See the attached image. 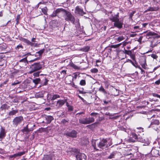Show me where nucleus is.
Wrapping results in <instances>:
<instances>
[{
    "instance_id": "cd10ccee",
    "label": "nucleus",
    "mask_w": 160,
    "mask_h": 160,
    "mask_svg": "<svg viewBox=\"0 0 160 160\" xmlns=\"http://www.w3.org/2000/svg\"><path fill=\"white\" fill-rule=\"evenodd\" d=\"M65 101H58L57 102L56 106L57 107H61L64 104Z\"/></svg>"
},
{
    "instance_id": "de8ad7c7",
    "label": "nucleus",
    "mask_w": 160,
    "mask_h": 160,
    "mask_svg": "<svg viewBox=\"0 0 160 160\" xmlns=\"http://www.w3.org/2000/svg\"><path fill=\"white\" fill-rule=\"evenodd\" d=\"M71 150L72 152H75L76 153H77L78 154V153H79V152L78 150V149H77L76 148H72Z\"/></svg>"
},
{
    "instance_id": "1a4fd4ad",
    "label": "nucleus",
    "mask_w": 160,
    "mask_h": 160,
    "mask_svg": "<svg viewBox=\"0 0 160 160\" xmlns=\"http://www.w3.org/2000/svg\"><path fill=\"white\" fill-rule=\"evenodd\" d=\"M75 12L76 13L82 16L83 15L86 14V13L84 12L83 9L80 6H78L75 7Z\"/></svg>"
},
{
    "instance_id": "2eb2a0df",
    "label": "nucleus",
    "mask_w": 160,
    "mask_h": 160,
    "mask_svg": "<svg viewBox=\"0 0 160 160\" xmlns=\"http://www.w3.org/2000/svg\"><path fill=\"white\" fill-rule=\"evenodd\" d=\"M19 39L21 41L26 43L28 45L32 46L34 45V43L30 42L29 40L22 37H20Z\"/></svg>"
},
{
    "instance_id": "864d4df0",
    "label": "nucleus",
    "mask_w": 160,
    "mask_h": 160,
    "mask_svg": "<svg viewBox=\"0 0 160 160\" xmlns=\"http://www.w3.org/2000/svg\"><path fill=\"white\" fill-rule=\"evenodd\" d=\"M72 87L75 88H78V86L77 85H76L73 82H72Z\"/></svg>"
},
{
    "instance_id": "6ab92c4d",
    "label": "nucleus",
    "mask_w": 160,
    "mask_h": 160,
    "mask_svg": "<svg viewBox=\"0 0 160 160\" xmlns=\"http://www.w3.org/2000/svg\"><path fill=\"white\" fill-rule=\"evenodd\" d=\"M45 119L46 120V123L47 124H49L51 121L54 119V118L51 116H45Z\"/></svg>"
},
{
    "instance_id": "aec40b11",
    "label": "nucleus",
    "mask_w": 160,
    "mask_h": 160,
    "mask_svg": "<svg viewBox=\"0 0 160 160\" xmlns=\"http://www.w3.org/2000/svg\"><path fill=\"white\" fill-rule=\"evenodd\" d=\"M77 74L75 73L74 74V76L72 78V79L71 78H67L65 79L66 82H68V83H70L72 82L71 80L73 81L74 80H75L77 78Z\"/></svg>"
},
{
    "instance_id": "13d9d810",
    "label": "nucleus",
    "mask_w": 160,
    "mask_h": 160,
    "mask_svg": "<svg viewBox=\"0 0 160 160\" xmlns=\"http://www.w3.org/2000/svg\"><path fill=\"white\" fill-rule=\"evenodd\" d=\"M135 13V12L134 11L130 13L129 15V17L130 18H132L134 14Z\"/></svg>"
},
{
    "instance_id": "774afa93",
    "label": "nucleus",
    "mask_w": 160,
    "mask_h": 160,
    "mask_svg": "<svg viewBox=\"0 0 160 160\" xmlns=\"http://www.w3.org/2000/svg\"><path fill=\"white\" fill-rule=\"evenodd\" d=\"M19 83H20V82H14L12 83V85H13V86H14V85H17V84H19Z\"/></svg>"
},
{
    "instance_id": "ea45409f",
    "label": "nucleus",
    "mask_w": 160,
    "mask_h": 160,
    "mask_svg": "<svg viewBox=\"0 0 160 160\" xmlns=\"http://www.w3.org/2000/svg\"><path fill=\"white\" fill-rule=\"evenodd\" d=\"M90 71L92 73H97L98 71V70L96 68H93L91 69Z\"/></svg>"
},
{
    "instance_id": "f704fd0d",
    "label": "nucleus",
    "mask_w": 160,
    "mask_h": 160,
    "mask_svg": "<svg viewBox=\"0 0 160 160\" xmlns=\"http://www.w3.org/2000/svg\"><path fill=\"white\" fill-rule=\"evenodd\" d=\"M60 98V96L58 94H55L53 95L52 97V99L51 100H54L57 99L58 98Z\"/></svg>"
},
{
    "instance_id": "bb28decb",
    "label": "nucleus",
    "mask_w": 160,
    "mask_h": 160,
    "mask_svg": "<svg viewBox=\"0 0 160 160\" xmlns=\"http://www.w3.org/2000/svg\"><path fill=\"white\" fill-rule=\"evenodd\" d=\"M98 91L103 93L105 95L107 94V92L102 86H101L98 89Z\"/></svg>"
},
{
    "instance_id": "a19ab883",
    "label": "nucleus",
    "mask_w": 160,
    "mask_h": 160,
    "mask_svg": "<svg viewBox=\"0 0 160 160\" xmlns=\"http://www.w3.org/2000/svg\"><path fill=\"white\" fill-rule=\"evenodd\" d=\"M33 129V128H31L30 130L28 129V128H26L25 127H24V128L22 130V131L23 132H28L29 131L32 130Z\"/></svg>"
},
{
    "instance_id": "7c9ffc66",
    "label": "nucleus",
    "mask_w": 160,
    "mask_h": 160,
    "mask_svg": "<svg viewBox=\"0 0 160 160\" xmlns=\"http://www.w3.org/2000/svg\"><path fill=\"white\" fill-rule=\"evenodd\" d=\"M90 48V47L88 46H87L84 47L82 48V50L83 52H87L89 51Z\"/></svg>"
},
{
    "instance_id": "79ce46f5",
    "label": "nucleus",
    "mask_w": 160,
    "mask_h": 160,
    "mask_svg": "<svg viewBox=\"0 0 160 160\" xmlns=\"http://www.w3.org/2000/svg\"><path fill=\"white\" fill-rule=\"evenodd\" d=\"M129 43H130L129 42H126L125 41L123 42H122V43H122V47L123 48L125 46H126Z\"/></svg>"
},
{
    "instance_id": "bf43d9fd",
    "label": "nucleus",
    "mask_w": 160,
    "mask_h": 160,
    "mask_svg": "<svg viewBox=\"0 0 160 160\" xmlns=\"http://www.w3.org/2000/svg\"><path fill=\"white\" fill-rule=\"evenodd\" d=\"M61 74H62L64 75H65L66 74V71L65 70H63L61 71Z\"/></svg>"
},
{
    "instance_id": "72a5a7b5",
    "label": "nucleus",
    "mask_w": 160,
    "mask_h": 160,
    "mask_svg": "<svg viewBox=\"0 0 160 160\" xmlns=\"http://www.w3.org/2000/svg\"><path fill=\"white\" fill-rule=\"evenodd\" d=\"M79 84L82 86H85L86 84V82L85 80L84 79L81 80Z\"/></svg>"
},
{
    "instance_id": "338daca9",
    "label": "nucleus",
    "mask_w": 160,
    "mask_h": 160,
    "mask_svg": "<svg viewBox=\"0 0 160 160\" xmlns=\"http://www.w3.org/2000/svg\"><path fill=\"white\" fill-rule=\"evenodd\" d=\"M142 36H141L138 39V41L139 42H141V41L142 39Z\"/></svg>"
},
{
    "instance_id": "69168bd1",
    "label": "nucleus",
    "mask_w": 160,
    "mask_h": 160,
    "mask_svg": "<svg viewBox=\"0 0 160 160\" xmlns=\"http://www.w3.org/2000/svg\"><path fill=\"white\" fill-rule=\"evenodd\" d=\"M142 25L143 26V28H145L146 26L148 25V23H142Z\"/></svg>"
},
{
    "instance_id": "5701e85b",
    "label": "nucleus",
    "mask_w": 160,
    "mask_h": 160,
    "mask_svg": "<svg viewBox=\"0 0 160 160\" xmlns=\"http://www.w3.org/2000/svg\"><path fill=\"white\" fill-rule=\"evenodd\" d=\"M137 129H138V131H139L138 133L139 135H140L141 136H142V135L143 136V132H144V129L143 128L141 127L137 128L135 130V132H136L135 133L137 134L136 132Z\"/></svg>"
},
{
    "instance_id": "603ef678",
    "label": "nucleus",
    "mask_w": 160,
    "mask_h": 160,
    "mask_svg": "<svg viewBox=\"0 0 160 160\" xmlns=\"http://www.w3.org/2000/svg\"><path fill=\"white\" fill-rule=\"evenodd\" d=\"M40 72H37L33 73V75L35 77H38L39 75Z\"/></svg>"
},
{
    "instance_id": "e2e57ef3",
    "label": "nucleus",
    "mask_w": 160,
    "mask_h": 160,
    "mask_svg": "<svg viewBox=\"0 0 160 160\" xmlns=\"http://www.w3.org/2000/svg\"><path fill=\"white\" fill-rule=\"evenodd\" d=\"M129 62H131V63L132 64V65L133 66H135V67H136V65H135V64H137H137H136V63H135V62L134 63V62H132L131 60H129Z\"/></svg>"
},
{
    "instance_id": "c756f323",
    "label": "nucleus",
    "mask_w": 160,
    "mask_h": 160,
    "mask_svg": "<svg viewBox=\"0 0 160 160\" xmlns=\"http://www.w3.org/2000/svg\"><path fill=\"white\" fill-rule=\"evenodd\" d=\"M42 12L45 15H47L48 13L47 12L48 11V9L47 7H45L41 9Z\"/></svg>"
},
{
    "instance_id": "7ed1b4c3",
    "label": "nucleus",
    "mask_w": 160,
    "mask_h": 160,
    "mask_svg": "<svg viewBox=\"0 0 160 160\" xmlns=\"http://www.w3.org/2000/svg\"><path fill=\"white\" fill-rule=\"evenodd\" d=\"M64 18L66 21L71 22L73 25L76 24L75 17L70 12L66 10L64 13Z\"/></svg>"
},
{
    "instance_id": "412c9836",
    "label": "nucleus",
    "mask_w": 160,
    "mask_h": 160,
    "mask_svg": "<svg viewBox=\"0 0 160 160\" xmlns=\"http://www.w3.org/2000/svg\"><path fill=\"white\" fill-rule=\"evenodd\" d=\"M112 94L114 96H117L118 94L119 90L115 88L114 87L112 86Z\"/></svg>"
},
{
    "instance_id": "f03ea898",
    "label": "nucleus",
    "mask_w": 160,
    "mask_h": 160,
    "mask_svg": "<svg viewBox=\"0 0 160 160\" xmlns=\"http://www.w3.org/2000/svg\"><path fill=\"white\" fill-rule=\"evenodd\" d=\"M138 130L137 129L136 131L137 134L134 132H132L131 133L132 138L138 141L144 143L145 144L143 145V146L148 145L150 144V141L148 138H144L139 135L138 133L139 131H138Z\"/></svg>"
},
{
    "instance_id": "5fc2aeb1",
    "label": "nucleus",
    "mask_w": 160,
    "mask_h": 160,
    "mask_svg": "<svg viewBox=\"0 0 160 160\" xmlns=\"http://www.w3.org/2000/svg\"><path fill=\"white\" fill-rule=\"evenodd\" d=\"M68 122V121H67L65 119H63L61 121V122L63 124H65L66 123Z\"/></svg>"
},
{
    "instance_id": "09e8293b",
    "label": "nucleus",
    "mask_w": 160,
    "mask_h": 160,
    "mask_svg": "<svg viewBox=\"0 0 160 160\" xmlns=\"http://www.w3.org/2000/svg\"><path fill=\"white\" fill-rule=\"evenodd\" d=\"M68 108V110L69 112H71L73 111V107L71 105L69 106Z\"/></svg>"
},
{
    "instance_id": "393cba45",
    "label": "nucleus",
    "mask_w": 160,
    "mask_h": 160,
    "mask_svg": "<svg viewBox=\"0 0 160 160\" xmlns=\"http://www.w3.org/2000/svg\"><path fill=\"white\" fill-rule=\"evenodd\" d=\"M146 36H155V37L157 38H159L160 37V36L158 35L157 33L152 32H148L146 34Z\"/></svg>"
},
{
    "instance_id": "c03bdc74",
    "label": "nucleus",
    "mask_w": 160,
    "mask_h": 160,
    "mask_svg": "<svg viewBox=\"0 0 160 160\" xmlns=\"http://www.w3.org/2000/svg\"><path fill=\"white\" fill-rule=\"evenodd\" d=\"M51 158L48 155L44 156L43 160H51Z\"/></svg>"
},
{
    "instance_id": "423d86ee",
    "label": "nucleus",
    "mask_w": 160,
    "mask_h": 160,
    "mask_svg": "<svg viewBox=\"0 0 160 160\" xmlns=\"http://www.w3.org/2000/svg\"><path fill=\"white\" fill-rule=\"evenodd\" d=\"M23 120L22 116H19L15 117L12 121L13 125L15 127L20 124Z\"/></svg>"
},
{
    "instance_id": "39448f33",
    "label": "nucleus",
    "mask_w": 160,
    "mask_h": 160,
    "mask_svg": "<svg viewBox=\"0 0 160 160\" xmlns=\"http://www.w3.org/2000/svg\"><path fill=\"white\" fill-rule=\"evenodd\" d=\"M79 122L83 124H88L93 122L94 118L93 117L80 118L79 119Z\"/></svg>"
},
{
    "instance_id": "0e129e2a",
    "label": "nucleus",
    "mask_w": 160,
    "mask_h": 160,
    "mask_svg": "<svg viewBox=\"0 0 160 160\" xmlns=\"http://www.w3.org/2000/svg\"><path fill=\"white\" fill-rule=\"evenodd\" d=\"M133 28L134 30L137 29H138V30H139V27L138 26H134Z\"/></svg>"
},
{
    "instance_id": "473e14b6",
    "label": "nucleus",
    "mask_w": 160,
    "mask_h": 160,
    "mask_svg": "<svg viewBox=\"0 0 160 160\" xmlns=\"http://www.w3.org/2000/svg\"><path fill=\"white\" fill-rule=\"evenodd\" d=\"M150 56L154 59H157L158 58V56L156 55V52L152 53Z\"/></svg>"
},
{
    "instance_id": "4d7b16f0",
    "label": "nucleus",
    "mask_w": 160,
    "mask_h": 160,
    "mask_svg": "<svg viewBox=\"0 0 160 160\" xmlns=\"http://www.w3.org/2000/svg\"><path fill=\"white\" fill-rule=\"evenodd\" d=\"M155 83L157 85H159L160 84V78L158 80L156 81Z\"/></svg>"
},
{
    "instance_id": "c9c22d12",
    "label": "nucleus",
    "mask_w": 160,
    "mask_h": 160,
    "mask_svg": "<svg viewBox=\"0 0 160 160\" xmlns=\"http://www.w3.org/2000/svg\"><path fill=\"white\" fill-rule=\"evenodd\" d=\"M20 14H18L17 15L16 18V25H18L19 23V21L20 19Z\"/></svg>"
},
{
    "instance_id": "4be33fe9",
    "label": "nucleus",
    "mask_w": 160,
    "mask_h": 160,
    "mask_svg": "<svg viewBox=\"0 0 160 160\" xmlns=\"http://www.w3.org/2000/svg\"><path fill=\"white\" fill-rule=\"evenodd\" d=\"M18 110L17 109L13 110V108H12V111H10L9 112L8 115L9 116H12L13 115H15L16 114L18 113Z\"/></svg>"
},
{
    "instance_id": "a18cd8bd",
    "label": "nucleus",
    "mask_w": 160,
    "mask_h": 160,
    "mask_svg": "<svg viewBox=\"0 0 160 160\" xmlns=\"http://www.w3.org/2000/svg\"><path fill=\"white\" fill-rule=\"evenodd\" d=\"M118 128L120 130L123 131L125 132L126 131V128L124 127V126H120L118 127Z\"/></svg>"
},
{
    "instance_id": "680f3d73",
    "label": "nucleus",
    "mask_w": 160,
    "mask_h": 160,
    "mask_svg": "<svg viewBox=\"0 0 160 160\" xmlns=\"http://www.w3.org/2000/svg\"><path fill=\"white\" fill-rule=\"evenodd\" d=\"M85 112H80L76 114V115H81V114H85Z\"/></svg>"
},
{
    "instance_id": "e433bc0d",
    "label": "nucleus",
    "mask_w": 160,
    "mask_h": 160,
    "mask_svg": "<svg viewBox=\"0 0 160 160\" xmlns=\"http://www.w3.org/2000/svg\"><path fill=\"white\" fill-rule=\"evenodd\" d=\"M23 48V46L22 45L19 44L15 48V49L16 50L18 51L19 49H22Z\"/></svg>"
},
{
    "instance_id": "2f4dec72",
    "label": "nucleus",
    "mask_w": 160,
    "mask_h": 160,
    "mask_svg": "<svg viewBox=\"0 0 160 160\" xmlns=\"http://www.w3.org/2000/svg\"><path fill=\"white\" fill-rule=\"evenodd\" d=\"M33 82L35 84H37L41 82V79L40 78H36L33 81Z\"/></svg>"
},
{
    "instance_id": "9b49d317",
    "label": "nucleus",
    "mask_w": 160,
    "mask_h": 160,
    "mask_svg": "<svg viewBox=\"0 0 160 160\" xmlns=\"http://www.w3.org/2000/svg\"><path fill=\"white\" fill-rule=\"evenodd\" d=\"M44 51L45 49L44 48H43L42 49H41L38 52H36V54H38V55L39 56V57L36 58L34 59L31 60L29 61V62H33L36 61L40 59L41 57H42V54L44 52Z\"/></svg>"
},
{
    "instance_id": "20e7f679",
    "label": "nucleus",
    "mask_w": 160,
    "mask_h": 160,
    "mask_svg": "<svg viewBox=\"0 0 160 160\" xmlns=\"http://www.w3.org/2000/svg\"><path fill=\"white\" fill-rule=\"evenodd\" d=\"M42 68V65L40 62L35 63L32 64L30 67V70L29 73L31 74L35 72L41 70Z\"/></svg>"
},
{
    "instance_id": "f257e3e1",
    "label": "nucleus",
    "mask_w": 160,
    "mask_h": 160,
    "mask_svg": "<svg viewBox=\"0 0 160 160\" xmlns=\"http://www.w3.org/2000/svg\"><path fill=\"white\" fill-rule=\"evenodd\" d=\"M120 9L117 7L113 8L112 11L108 12V13L111 14V16L109 18V19L112 22H114V27L120 29L122 28L123 21L119 20Z\"/></svg>"
},
{
    "instance_id": "a878e982",
    "label": "nucleus",
    "mask_w": 160,
    "mask_h": 160,
    "mask_svg": "<svg viewBox=\"0 0 160 160\" xmlns=\"http://www.w3.org/2000/svg\"><path fill=\"white\" fill-rule=\"evenodd\" d=\"M135 49V48H134L133 49H132L131 50H127L125 49V48H124V50L123 51V52L125 54H127L129 55H130L131 54V53H132V51H133L134 49Z\"/></svg>"
},
{
    "instance_id": "0eeeda50",
    "label": "nucleus",
    "mask_w": 160,
    "mask_h": 160,
    "mask_svg": "<svg viewBox=\"0 0 160 160\" xmlns=\"http://www.w3.org/2000/svg\"><path fill=\"white\" fill-rule=\"evenodd\" d=\"M28 63L27 57L21 59L17 62V64L19 65L21 67L26 66Z\"/></svg>"
},
{
    "instance_id": "6e6552de",
    "label": "nucleus",
    "mask_w": 160,
    "mask_h": 160,
    "mask_svg": "<svg viewBox=\"0 0 160 160\" xmlns=\"http://www.w3.org/2000/svg\"><path fill=\"white\" fill-rule=\"evenodd\" d=\"M66 10L63 8H58L56 9L55 11H54L53 13L51 15L52 17L53 18L57 16L58 14H59L61 12H64L65 13Z\"/></svg>"
},
{
    "instance_id": "dca6fc26",
    "label": "nucleus",
    "mask_w": 160,
    "mask_h": 160,
    "mask_svg": "<svg viewBox=\"0 0 160 160\" xmlns=\"http://www.w3.org/2000/svg\"><path fill=\"white\" fill-rule=\"evenodd\" d=\"M77 132L74 130H72L71 132H68L66 133L67 136L71 138H75L77 137Z\"/></svg>"
},
{
    "instance_id": "4c0bfd02",
    "label": "nucleus",
    "mask_w": 160,
    "mask_h": 160,
    "mask_svg": "<svg viewBox=\"0 0 160 160\" xmlns=\"http://www.w3.org/2000/svg\"><path fill=\"white\" fill-rule=\"evenodd\" d=\"M121 45L122 43H120L116 45H111L110 47L111 48H117L119 47Z\"/></svg>"
},
{
    "instance_id": "b1692460",
    "label": "nucleus",
    "mask_w": 160,
    "mask_h": 160,
    "mask_svg": "<svg viewBox=\"0 0 160 160\" xmlns=\"http://www.w3.org/2000/svg\"><path fill=\"white\" fill-rule=\"evenodd\" d=\"M118 154V152L114 151L111 153L110 155L107 157V159H112L115 158Z\"/></svg>"
},
{
    "instance_id": "9d476101",
    "label": "nucleus",
    "mask_w": 160,
    "mask_h": 160,
    "mask_svg": "<svg viewBox=\"0 0 160 160\" xmlns=\"http://www.w3.org/2000/svg\"><path fill=\"white\" fill-rule=\"evenodd\" d=\"M41 75L42 76L40 82L41 85L42 86L47 85L49 81L48 78L46 77V75Z\"/></svg>"
},
{
    "instance_id": "37998d69",
    "label": "nucleus",
    "mask_w": 160,
    "mask_h": 160,
    "mask_svg": "<svg viewBox=\"0 0 160 160\" xmlns=\"http://www.w3.org/2000/svg\"><path fill=\"white\" fill-rule=\"evenodd\" d=\"M25 152L23 151L22 152H18L17 153V156H18V157H20L22 155H24L25 154Z\"/></svg>"
},
{
    "instance_id": "f3484780",
    "label": "nucleus",
    "mask_w": 160,
    "mask_h": 160,
    "mask_svg": "<svg viewBox=\"0 0 160 160\" xmlns=\"http://www.w3.org/2000/svg\"><path fill=\"white\" fill-rule=\"evenodd\" d=\"M114 38L117 42H120L123 40L125 38V37L123 36H118V35L115 36Z\"/></svg>"
},
{
    "instance_id": "ddd939ff",
    "label": "nucleus",
    "mask_w": 160,
    "mask_h": 160,
    "mask_svg": "<svg viewBox=\"0 0 160 160\" xmlns=\"http://www.w3.org/2000/svg\"><path fill=\"white\" fill-rule=\"evenodd\" d=\"M6 132L4 127H1L0 129V141H2L6 135Z\"/></svg>"
},
{
    "instance_id": "3c124183",
    "label": "nucleus",
    "mask_w": 160,
    "mask_h": 160,
    "mask_svg": "<svg viewBox=\"0 0 160 160\" xmlns=\"http://www.w3.org/2000/svg\"><path fill=\"white\" fill-rule=\"evenodd\" d=\"M71 66L75 69L78 68V67L73 63L71 64Z\"/></svg>"
},
{
    "instance_id": "58836bf2",
    "label": "nucleus",
    "mask_w": 160,
    "mask_h": 160,
    "mask_svg": "<svg viewBox=\"0 0 160 160\" xmlns=\"http://www.w3.org/2000/svg\"><path fill=\"white\" fill-rule=\"evenodd\" d=\"M131 58L132 59V60L135 62V63L137 64V62L135 60V54L134 53H131V54L130 55Z\"/></svg>"
},
{
    "instance_id": "6e6d98bb",
    "label": "nucleus",
    "mask_w": 160,
    "mask_h": 160,
    "mask_svg": "<svg viewBox=\"0 0 160 160\" xmlns=\"http://www.w3.org/2000/svg\"><path fill=\"white\" fill-rule=\"evenodd\" d=\"M98 114L97 113H96V112H92V113H91V114H90V115L92 116H95L96 117V116L98 115Z\"/></svg>"
},
{
    "instance_id": "c85d7f7f",
    "label": "nucleus",
    "mask_w": 160,
    "mask_h": 160,
    "mask_svg": "<svg viewBox=\"0 0 160 160\" xmlns=\"http://www.w3.org/2000/svg\"><path fill=\"white\" fill-rule=\"evenodd\" d=\"M159 9L158 7H150L148 8V10L149 11H157Z\"/></svg>"
},
{
    "instance_id": "4468645a",
    "label": "nucleus",
    "mask_w": 160,
    "mask_h": 160,
    "mask_svg": "<svg viewBox=\"0 0 160 160\" xmlns=\"http://www.w3.org/2000/svg\"><path fill=\"white\" fill-rule=\"evenodd\" d=\"M76 157L77 160H86L87 156L83 153H78Z\"/></svg>"
},
{
    "instance_id": "052dcab7",
    "label": "nucleus",
    "mask_w": 160,
    "mask_h": 160,
    "mask_svg": "<svg viewBox=\"0 0 160 160\" xmlns=\"http://www.w3.org/2000/svg\"><path fill=\"white\" fill-rule=\"evenodd\" d=\"M153 96L155 97H156L160 99V95H159L158 94H153Z\"/></svg>"
},
{
    "instance_id": "f8f14e48",
    "label": "nucleus",
    "mask_w": 160,
    "mask_h": 160,
    "mask_svg": "<svg viewBox=\"0 0 160 160\" xmlns=\"http://www.w3.org/2000/svg\"><path fill=\"white\" fill-rule=\"evenodd\" d=\"M107 139H103L98 144V147L100 148L103 149V148L106 146H107Z\"/></svg>"
},
{
    "instance_id": "8fccbe9b",
    "label": "nucleus",
    "mask_w": 160,
    "mask_h": 160,
    "mask_svg": "<svg viewBox=\"0 0 160 160\" xmlns=\"http://www.w3.org/2000/svg\"><path fill=\"white\" fill-rule=\"evenodd\" d=\"M7 106L6 104H3L1 106V108L2 109V110L3 109H6L7 108Z\"/></svg>"
},
{
    "instance_id": "49530a36",
    "label": "nucleus",
    "mask_w": 160,
    "mask_h": 160,
    "mask_svg": "<svg viewBox=\"0 0 160 160\" xmlns=\"http://www.w3.org/2000/svg\"><path fill=\"white\" fill-rule=\"evenodd\" d=\"M141 65L142 66V67L144 69H146V68H147L146 66H147V65L145 61L144 62V63H142L141 64Z\"/></svg>"
},
{
    "instance_id": "a211bd4d",
    "label": "nucleus",
    "mask_w": 160,
    "mask_h": 160,
    "mask_svg": "<svg viewBox=\"0 0 160 160\" xmlns=\"http://www.w3.org/2000/svg\"><path fill=\"white\" fill-rule=\"evenodd\" d=\"M159 121L158 120L155 119L152 120L151 122L150 125L149 126V128L153 127L154 125H158L159 124Z\"/></svg>"
}]
</instances>
